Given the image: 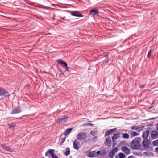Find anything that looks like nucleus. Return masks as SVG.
<instances>
[{
    "mask_svg": "<svg viewBox=\"0 0 158 158\" xmlns=\"http://www.w3.org/2000/svg\"><path fill=\"white\" fill-rule=\"evenodd\" d=\"M141 140L140 138L137 137L135 138L131 143L130 145L133 149H138L141 146L140 143Z\"/></svg>",
    "mask_w": 158,
    "mask_h": 158,
    "instance_id": "obj_1",
    "label": "nucleus"
},
{
    "mask_svg": "<svg viewBox=\"0 0 158 158\" xmlns=\"http://www.w3.org/2000/svg\"><path fill=\"white\" fill-rule=\"evenodd\" d=\"M77 138L80 141H84L87 138L86 134L85 132H80L77 135Z\"/></svg>",
    "mask_w": 158,
    "mask_h": 158,
    "instance_id": "obj_2",
    "label": "nucleus"
},
{
    "mask_svg": "<svg viewBox=\"0 0 158 158\" xmlns=\"http://www.w3.org/2000/svg\"><path fill=\"white\" fill-rule=\"evenodd\" d=\"M68 118L66 115L63 116L58 119L57 121L59 124L63 123L67 121Z\"/></svg>",
    "mask_w": 158,
    "mask_h": 158,
    "instance_id": "obj_3",
    "label": "nucleus"
},
{
    "mask_svg": "<svg viewBox=\"0 0 158 158\" xmlns=\"http://www.w3.org/2000/svg\"><path fill=\"white\" fill-rule=\"evenodd\" d=\"M1 147L5 150L9 152H12L13 151L14 149L10 146L6 145L5 144H1Z\"/></svg>",
    "mask_w": 158,
    "mask_h": 158,
    "instance_id": "obj_4",
    "label": "nucleus"
},
{
    "mask_svg": "<svg viewBox=\"0 0 158 158\" xmlns=\"http://www.w3.org/2000/svg\"><path fill=\"white\" fill-rule=\"evenodd\" d=\"M121 150L122 152L127 155H129L131 153L130 149L127 147L123 146L121 148Z\"/></svg>",
    "mask_w": 158,
    "mask_h": 158,
    "instance_id": "obj_5",
    "label": "nucleus"
},
{
    "mask_svg": "<svg viewBox=\"0 0 158 158\" xmlns=\"http://www.w3.org/2000/svg\"><path fill=\"white\" fill-rule=\"evenodd\" d=\"M98 13L99 12L97 8L90 10L89 12V14L92 17H93L94 15L98 14Z\"/></svg>",
    "mask_w": 158,
    "mask_h": 158,
    "instance_id": "obj_6",
    "label": "nucleus"
},
{
    "mask_svg": "<svg viewBox=\"0 0 158 158\" xmlns=\"http://www.w3.org/2000/svg\"><path fill=\"white\" fill-rule=\"evenodd\" d=\"M8 92L3 89H0V96L5 97L9 96Z\"/></svg>",
    "mask_w": 158,
    "mask_h": 158,
    "instance_id": "obj_7",
    "label": "nucleus"
},
{
    "mask_svg": "<svg viewBox=\"0 0 158 158\" xmlns=\"http://www.w3.org/2000/svg\"><path fill=\"white\" fill-rule=\"evenodd\" d=\"M151 137L152 139H154L158 138V132L156 131H152L151 134Z\"/></svg>",
    "mask_w": 158,
    "mask_h": 158,
    "instance_id": "obj_8",
    "label": "nucleus"
},
{
    "mask_svg": "<svg viewBox=\"0 0 158 158\" xmlns=\"http://www.w3.org/2000/svg\"><path fill=\"white\" fill-rule=\"evenodd\" d=\"M70 13L71 15L77 17H82L83 15L80 14V12L77 11H70Z\"/></svg>",
    "mask_w": 158,
    "mask_h": 158,
    "instance_id": "obj_9",
    "label": "nucleus"
},
{
    "mask_svg": "<svg viewBox=\"0 0 158 158\" xmlns=\"http://www.w3.org/2000/svg\"><path fill=\"white\" fill-rule=\"evenodd\" d=\"M151 143V142L148 140H143L142 142V145L143 147L147 148L148 147Z\"/></svg>",
    "mask_w": 158,
    "mask_h": 158,
    "instance_id": "obj_10",
    "label": "nucleus"
},
{
    "mask_svg": "<svg viewBox=\"0 0 158 158\" xmlns=\"http://www.w3.org/2000/svg\"><path fill=\"white\" fill-rule=\"evenodd\" d=\"M80 145V143L77 140H76L73 142V147L74 148L77 150H78L79 148V145Z\"/></svg>",
    "mask_w": 158,
    "mask_h": 158,
    "instance_id": "obj_11",
    "label": "nucleus"
},
{
    "mask_svg": "<svg viewBox=\"0 0 158 158\" xmlns=\"http://www.w3.org/2000/svg\"><path fill=\"white\" fill-rule=\"evenodd\" d=\"M111 139L110 137H108L105 139V144L106 146L108 147H110L111 146Z\"/></svg>",
    "mask_w": 158,
    "mask_h": 158,
    "instance_id": "obj_12",
    "label": "nucleus"
},
{
    "mask_svg": "<svg viewBox=\"0 0 158 158\" xmlns=\"http://www.w3.org/2000/svg\"><path fill=\"white\" fill-rule=\"evenodd\" d=\"M21 112V110L20 107H17L15 108L11 112V114H14L18 113H20Z\"/></svg>",
    "mask_w": 158,
    "mask_h": 158,
    "instance_id": "obj_13",
    "label": "nucleus"
},
{
    "mask_svg": "<svg viewBox=\"0 0 158 158\" xmlns=\"http://www.w3.org/2000/svg\"><path fill=\"white\" fill-rule=\"evenodd\" d=\"M149 135V131L148 130H146L144 131L142 135V138L144 140L147 139Z\"/></svg>",
    "mask_w": 158,
    "mask_h": 158,
    "instance_id": "obj_14",
    "label": "nucleus"
},
{
    "mask_svg": "<svg viewBox=\"0 0 158 158\" xmlns=\"http://www.w3.org/2000/svg\"><path fill=\"white\" fill-rule=\"evenodd\" d=\"M48 153L51 155L52 158H58V157L54 153L53 149H49L48 150Z\"/></svg>",
    "mask_w": 158,
    "mask_h": 158,
    "instance_id": "obj_15",
    "label": "nucleus"
},
{
    "mask_svg": "<svg viewBox=\"0 0 158 158\" xmlns=\"http://www.w3.org/2000/svg\"><path fill=\"white\" fill-rule=\"evenodd\" d=\"M56 61L57 63L61 64V66L63 67H64L67 65V64L65 62L60 59L57 60Z\"/></svg>",
    "mask_w": 158,
    "mask_h": 158,
    "instance_id": "obj_16",
    "label": "nucleus"
},
{
    "mask_svg": "<svg viewBox=\"0 0 158 158\" xmlns=\"http://www.w3.org/2000/svg\"><path fill=\"white\" fill-rule=\"evenodd\" d=\"M116 128H115L113 129H110L107 131L106 132L105 134V136H107L110 134L113 133L116 130Z\"/></svg>",
    "mask_w": 158,
    "mask_h": 158,
    "instance_id": "obj_17",
    "label": "nucleus"
},
{
    "mask_svg": "<svg viewBox=\"0 0 158 158\" xmlns=\"http://www.w3.org/2000/svg\"><path fill=\"white\" fill-rule=\"evenodd\" d=\"M97 156L96 151H93L89 152L88 154V156L90 157H93Z\"/></svg>",
    "mask_w": 158,
    "mask_h": 158,
    "instance_id": "obj_18",
    "label": "nucleus"
},
{
    "mask_svg": "<svg viewBox=\"0 0 158 158\" xmlns=\"http://www.w3.org/2000/svg\"><path fill=\"white\" fill-rule=\"evenodd\" d=\"M129 133L131 138H133L135 136H137L139 135V134L134 131H130Z\"/></svg>",
    "mask_w": 158,
    "mask_h": 158,
    "instance_id": "obj_19",
    "label": "nucleus"
},
{
    "mask_svg": "<svg viewBox=\"0 0 158 158\" xmlns=\"http://www.w3.org/2000/svg\"><path fill=\"white\" fill-rule=\"evenodd\" d=\"M120 133H118L115 134H114L112 137V140L114 141V140H115L118 138H119L120 136Z\"/></svg>",
    "mask_w": 158,
    "mask_h": 158,
    "instance_id": "obj_20",
    "label": "nucleus"
},
{
    "mask_svg": "<svg viewBox=\"0 0 158 158\" xmlns=\"http://www.w3.org/2000/svg\"><path fill=\"white\" fill-rule=\"evenodd\" d=\"M125 157V155L124 154L122 153H120L116 156L115 158H124Z\"/></svg>",
    "mask_w": 158,
    "mask_h": 158,
    "instance_id": "obj_21",
    "label": "nucleus"
},
{
    "mask_svg": "<svg viewBox=\"0 0 158 158\" xmlns=\"http://www.w3.org/2000/svg\"><path fill=\"white\" fill-rule=\"evenodd\" d=\"M72 129H73V128H70L69 129H66L64 132V135H68L70 133L71 131L72 130Z\"/></svg>",
    "mask_w": 158,
    "mask_h": 158,
    "instance_id": "obj_22",
    "label": "nucleus"
},
{
    "mask_svg": "<svg viewBox=\"0 0 158 158\" xmlns=\"http://www.w3.org/2000/svg\"><path fill=\"white\" fill-rule=\"evenodd\" d=\"M66 151L64 153V154L66 156L69 155L70 153V150L69 148L68 147L66 148Z\"/></svg>",
    "mask_w": 158,
    "mask_h": 158,
    "instance_id": "obj_23",
    "label": "nucleus"
},
{
    "mask_svg": "<svg viewBox=\"0 0 158 158\" xmlns=\"http://www.w3.org/2000/svg\"><path fill=\"white\" fill-rule=\"evenodd\" d=\"M123 135V137L125 139H127L129 137V135L127 133H125L122 134Z\"/></svg>",
    "mask_w": 158,
    "mask_h": 158,
    "instance_id": "obj_24",
    "label": "nucleus"
},
{
    "mask_svg": "<svg viewBox=\"0 0 158 158\" xmlns=\"http://www.w3.org/2000/svg\"><path fill=\"white\" fill-rule=\"evenodd\" d=\"M152 143L153 145L154 146H156L158 145V139L152 142Z\"/></svg>",
    "mask_w": 158,
    "mask_h": 158,
    "instance_id": "obj_25",
    "label": "nucleus"
},
{
    "mask_svg": "<svg viewBox=\"0 0 158 158\" xmlns=\"http://www.w3.org/2000/svg\"><path fill=\"white\" fill-rule=\"evenodd\" d=\"M108 55H106L104 57H103V58H105L104 60V61L105 63H106L108 62Z\"/></svg>",
    "mask_w": 158,
    "mask_h": 158,
    "instance_id": "obj_26",
    "label": "nucleus"
},
{
    "mask_svg": "<svg viewBox=\"0 0 158 158\" xmlns=\"http://www.w3.org/2000/svg\"><path fill=\"white\" fill-rule=\"evenodd\" d=\"M8 126H9L10 129H14V127L15 126V124H8Z\"/></svg>",
    "mask_w": 158,
    "mask_h": 158,
    "instance_id": "obj_27",
    "label": "nucleus"
},
{
    "mask_svg": "<svg viewBox=\"0 0 158 158\" xmlns=\"http://www.w3.org/2000/svg\"><path fill=\"white\" fill-rule=\"evenodd\" d=\"M144 127L142 126H141L140 127H138L137 130H136L138 131H141L144 128Z\"/></svg>",
    "mask_w": 158,
    "mask_h": 158,
    "instance_id": "obj_28",
    "label": "nucleus"
},
{
    "mask_svg": "<svg viewBox=\"0 0 158 158\" xmlns=\"http://www.w3.org/2000/svg\"><path fill=\"white\" fill-rule=\"evenodd\" d=\"M151 50H150L148 52V53L147 55V57L149 58L150 57L151 54Z\"/></svg>",
    "mask_w": 158,
    "mask_h": 158,
    "instance_id": "obj_29",
    "label": "nucleus"
},
{
    "mask_svg": "<svg viewBox=\"0 0 158 158\" xmlns=\"http://www.w3.org/2000/svg\"><path fill=\"white\" fill-rule=\"evenodd\" d=\"M65 138H62L61 139L60 141V145H62V143L65 141Z\"/></svg>",
    "mask_w": 158,
    "mask_h": 158,
    "instance_id": "obj_30",
    "label": "nucleus"
},
{
    "mask_svg": "<svg viewBox=\"0 0 158 158\" xmlns=\"http://www.w3.org/2000/svg\"><path fill=\"white\" fill-rule=\"evenodd\" d=\"M96 132L95 131H92L90 132V134L91 135H94L96 133Z\"/></svg>",
    "mask_w": 158,
    "mask_h": 158,
    "instance_id": "obj_31",
    "label": "nucleus"
},
{
    "mask_svg": "<svg viewBox=\"0 0 158 158\" xmlns=\"http://www.w3.org/2000/svg\"><path fill=\"white\" fill-rule=\"evenodd\" d=\"M114 153L112 152H111L110 153V157L112 158L114 156Z\"/></svg>",
    "mask_w": 158,
    "mask_h": 158,
    "instance_id": "obj_32",
    "label": "nucleus"
},
{
    "mask_svg": "<svg viewBox=\"0 0 158 158\" xmlns=\"http://www.w3.org/2000/svg\"><path fill=\"white\" fill-rule=\"evenodd\" d=\"M138 127L137 126H133L131 127V129L132 130H136L137 129Z\"/></svg>",
    "mask_w": 158,
    "mask_h": 158,
    "instance_id": "obj_33",
    "label": "nucleus"
},
{
    "mask_svg": "<svg viewBox=\"0 0 158 158\" xmlns=\"http://www.w3.org/2000/svg\"><path fill=\"white\" fill-rule=\"evenodd\" d=\"M117 151V148H114L111 152L114 153H115Z\"/></svg>",
    "mask_w": 158,
    "mask_h": 158,
    "instance_id": "obj_34",
    "label": "nucleus"
},
{
    "mask_svg": "<svg viewBox=\"0 0 158 158\" xmlns=\"http://www.w3.org/2000/svg\"><path fill=\"white\" fill-rule=\"evenodd\" d=\"M145 85H140L139 86V87L140 88L142 89L144 88L145 87Z\"/></svg>",
    "mask_w": 158,
    "mask_h": 158,
    "instance_id": "obj_35",
    "label": "nucleus"
},
{
    "mask_svg": "<svg viewBox=\"0 0 158 158\" xmlns=\"http://www.w3.org/2000/svg\"><path fill=\"white\" fill-rule=\"evenodd\" d=\"M101 153V152L99 151H98L97 152H96V154H97V156L98 155H99Z\"/></svg>",
    "mask_w": 158,
    "mask_h": 158,
    "instance_id": "obj_36",
    "label": "nucleus"
},
{
    "mask_svg": "<svg viewBox=\"0 0 158 158\" xmlns=\"http://www.w3.org/2000/svg\"><path fill=\"white\" fill-rule=\"evenodd\" d=\"M89 125L88 123H85L83 124L82 126H87Z\"/></svg>",
    "mask_w": 158,
    "mask_h": 158,
    "instance_id": "obj_37",
    "label": "nucleus"
},
{
    "mask_svg": "<svg viewBox=\"0 0 158 158\" xmlns=\"http://www.w3.org/2000/svg\"><path fill=\"white\" fill-rule=\"evenodd\" d=\"M155 151L158 153V147L156 148L155 149Z\"/></svg>",
    "mask_w": 158,
    "mask_h": 158,
    "instance_id": "obj_38",
    "label": "nucleus"
},
{
    "mask_svg": "<svg viewBox=\"0 0 158 158\" xmlns=\"http://www.w3.org/2000/svg\"><path fill=\"white\" fill-rule=\"evenodd\" d=\"M64 68H65V70L66 71H68L69 68L68 67L67 65V66L65 67Z\"/></svg>",
    "mask_w": 158,
    "mask_h": 158,
    "instance_id": "obj_39",
    "label": "nucleus"
},
{
    "mask_svg": "<svg viewBox=\"0 0 158 158\" xmlns=\"http://www.w3.org/2000/svg\"><path fill=\"white\" fill-rule=\"evenodd\" d=\"M48 151L46 152V153H45V156H48Z\"/></svg>",
    "mask_w": 158,
    "mask_h": 158,
    "instance_id": "obj_40",
    "label": "nucleus"
},
{
    "mask_svg": "<svg viewBox=\"0 0 158 158\" xmlns=\"http://www.w3.org/2000/svg\"><path fill=\"white\" fill-rule=\"evenodd\" d=\"M88 124H89V125L90 126H93V124H92V123H88Z\"/></svg>",
    "mask_w": 158,
    "mask_h": 158,
    "instance_id": "obj_41",
    "label": "nucleus"
},
{
    "mask_svg": "<svg viewBox=\"0 0 158 158\" xmlns=\"http://www.w3.org/2000/svg\"><path fill=\"white\" fill-rule=\"evenodd\" d=\"M156 129L158 131V123L156 125Z\"/></svg>",
    "mask_w": 158,
    "mask_h": 158,
    "instance_id": "obj_42",
    "label": "nucleus"
},
{
    "mask_svg": "<svg viewBox=\"0 0 158 158\" xmlns=\"http://www.w3.org/2000/svg\"><path fill=\"white\" fill-rule=\"evenodd\" d=\"M133 157V156H129L127 158H131L132 157Z\"/></svg>",
    "mask_w": 158,
    "mask_h": 158,
    "instance_id": "obj_43",
    "label": "nucleus"
},
{
    "mask_svg": "<svg viewBox=\"0 0 158 158\" xmlns=\"http://www.w3.org/2000/svg\"><path fill=\"white\" fill-rule=\"evenodd\" d=\"M62 19L63 20H65V18L64 17H63L62 18Z\"/></svg>",
    "mask_w": 158,
    "mask_h": 158,
    "instance_id": "obj_44",
    "label": "nucleus"
},
{
    "mask_svg": "<svg viewBox=\"0 0 158 158\" xmlns=\"http://www.w3.org/2000/svg\"><path fill=\"white\" fill-rule=\"evenodd\" d=\"M155 119V118H152V119Z\"/></svg>",
    "mask_w": 158,
    "mask_h": 158,
    "instance_id": "obj_45",
    "label": "nucleus"
},
{
    "mask_svg": "<svg viewBox=\"0 0 158 158\" xmlns=\"http://www.w3.org/2000/svg\"><path fill=\"white\" fill-rule=\"evenodd\" d=\"M151 108H152V107H150V108H149V109H151Z\"/></svg>",
    "mask_w": 158,
    "mask_h": 158,
    "instance_id": "obj_46",
    "label": "nucleus"
},
{
    "mask_svg": "<svg viewBox=\"0 0 158 158\" xmlns=\"http://www.w3.org/2000/svg\"><path fill=\"white\" fill-rule=\"evenodd\" d=\"M46 8H48V7H46Z\"/></svg>",
    "mask_w": 158,
    "mask_h": 158,
    "instance_id": "obj_47",
    "label": "nucleus"
}]
</instances>
